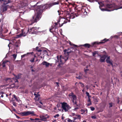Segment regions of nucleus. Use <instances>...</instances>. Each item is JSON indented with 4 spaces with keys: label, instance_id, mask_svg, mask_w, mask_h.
Masks as SVG:
<instances>
[{
    "label": "nucleus",
    "instance_id": "nucleus-62",
    "mask_svg": "<svg viewBox=\"0 0 122 122\" xmlns=\"http://www.w3.org/2000/svg\"><path fill=\"white\" fill-rule=\"evenodd\" d=\"M75 120H74V119H73V121H72V122H76V121H75Z\"/></svg>",
    "mask_w": 122,
    "mask_h": 122
},
{
    "label": "nucleus",
    "instance_id": "nucleus-18",
    "mask_svg": "<svg viewBox=\"0 0 122 122\" xmlns=\"http://www.w3.org/2000/svg\"><path fill=\"white\" fill-rule=\"evenodd\" d=\"M41 64L44 66H45L46 67H48L50 64V63L46 61L43 62Z\"/></svg>",
    "mask_w": 122,
    "mask_h": 122
},
{
    "label": "nucleus",
    "instance_id": "nucleus-37",
    "mask_svg": "<svg viewBox=\"0 0 122 122\" xmlns=\"http://www.w3.org/2000/svg\"><path fill=\"white\" fill-rule=\"evenodd\" d=\"M90 108H91V110L92 111H94L95 109V108L93 107H90Z\"/></svg>",
    "mask_w": 122,
    "mask_h": 122
},
{
    "label": "nucleus",
    "instance_id": "nucleus-27",
    "mask_svg": "<svg viewBox=\"0 0 122 122\" xmlns=\"http://www.w3.org/2000/svg\"><path fill=\"white\" fill-rule=\"evenodd\" d=\"M13 96L14 98H15V99L17 101H18V99L16 97V95H13Z\"/></svg>",
    "mask_w": 122,
    "mask_h": 122
},
{
    "label": "nucleus",
    "instance_id": "nucleus-6",
    "mask_svg": "<svg viewBox=\"0 0 122 122\" xmlns=\"http://www.w3.org/2000/svg\"><path fill=\"white\" fill-rule=\"evenodd\" d=\"M12 43H11L14 46V48L16 50H17L19 48V46L20 45V40L17 41L15 40H13L12 41Z\"/></svg>",
    "mask_w": 122,
    "mask_h": 122
},
{
    "label": "nucleus",
    "instance_id": "nucleus-32",
    "mask_svg": "<svg viewBox=\"0 0 122 122\" xmlns=\"http://www.w3.org/2000/svg\"><path fill=\"white\" fill-rule=\"evenodd\" d=\"M27 56V54H24L23 55H22L21 56V57L22 58H23L25 56Z\"/></svg>",
    "mask_w": 122,
    "mask_h": 122
},
{
    "label": "nucleus",
    "instance_id": "nucleus-23",
    "mask_svg": "<svg viewBox=\"0 0 122 122\" xmlns=\"http://www.w3.org/2000/svg\"><path fill=\"white\" fill-rule=\"evenodd\" d=\"M30 120L32 122H36V121L39 120V119L36 118L35 119H33L32 118H30Z\"/></svg>",
    "mask_w": 122,
    "mask_h": 122
},
{
    "label": "nucleus",
    "instance_id": "nucleus-19",
    "mask_svg": "<svg viewBox=\"0 0 122 122\" xmlns=\"http://www.w3.org/2000/svg\"><path fill=\"white\" fill-rule=\"evenodd\" d=\"M74 120L76 119H81V116L79 115H75V116L74 117H73Z\"/></svg>",
    "mask_w": 122,
    "mask_h": 122
},
{
    "label": "nucleus",
    "instance_id": "nucleus-41",
    "mask_svg": "<svg viewBox=\"0 0 122 122\" xmlns=\"http://www.w3.org/2000/svg\"><path fill=\"white\" fill-rule=\"evenodd\" d=\"M59 115L58 114H57L54 116V117L56 118V117H58L59 116Z\"/></svg>",
    "mask_w": 122,
    "mask_h": 122
},
{
    "label": "nucleus",
    "instance_id": "nucleus-47",
    "mask_svg": "<svg viewBox=\"0 0 122 122\" xmlns=\"http://www.w3.org/2000/svg\"><path fill=\"white\" fill-rule=\"evenodd\" d=\"M39 93V92H37V94H35V93H34V95L35 96H36L37 95H38V94H38Z\"/></svg>",
    "mask_w": 122,
    "mask_h": 122
},
{
    "label": "nucleus",
    "instance_id": "nucleus-33",
    "mask_svg": "<svg viewBox=\"0 0 122 122\" xmlns=\"http://www.w3.org/2000/svg\"><path fill=\"white\" fill-rule=\"evenodd\" d=\"M97 53V52L96 51H95L94 52H93L92 53L93 56H94L95 55H96Z\"/></svg>",
    "mask_w": 122,
    "mask_h": 122
},
{
    "label": "nucleus",
    "instance_id": "nucleus-52",
    "mask_svg": "<svg viewBox=\"0 0 122 122\" xmlns=\"http://www.w3.org/2000/svg\"><path fill=\"white\" fill-rule=\"evenodd\" d=\"M69 44H70V45L71 46H72V45H73V44H72L71 43V42H70L69 43Z\"/></svg>",
    "mask_w": 122,
    "mask_h": 122
},
{
    "label": "nucleus",
    "instance_id": "nucleus-28",
    "mask_svg": "<svg viewBox=\"0 0 122 122\" xmlns=\"http://www.w3.org/2000/svg\"><path fill=\"white\" fill-rule=\"evenodd\" d=\"M35 59L34 57L31 58L30 60V61L32 62H33L34 61Z\"/></svg>",
    "mask_w": 122,
    "mask_h": 122
},
{
    "label": "nucleus",
    "instance_id": "nucleus-44",
    "mask_svg": "<svg viewBox=\"0 0 122 122\" xmlns=\"http://www.w3.org/2000/svg\"><path fill=\"white\" fill-rule=\"evenodd\" d=\"M13 105L15 107L16 106V103H15V102H13Z\"/></svg>",
    "mask_w": 122,
    "mask_h": 122
},
{
    "label": "nucleus",
    "instance_id": "nucleus-35",
    "mask_svg": "<svg viewBox=\"0 0 122 122\" xmlns=\"http://www.w3.org/2000/svg\"><path fill=\"white\" fill-rule=\"evenodd\" d=\"M76 78H77L78 79H81L82 78V76H79L78 77H76Z\"/></svg>",
    "mask_w": 122,
    "mask_h": 122
},
{
    "label": "nucleus",
    "instance_id": "nucleus-13",
    "mask_svg": "<svg viewBox=\"0 0 122 122\" xmlns=\"http://www.w3.org/2000/svg\"><path fill=\"white\" fill-rule=\"evenodd\" d=\"M80 15V13H74L73 14H71L69 16V19H73L75 17H76Z\"/></svg>",
    "mask_w": 122,
    "mask_h": 122
},
{
    "label": "nucleus",
    "instance_id": "nucleus-5",
    "mask_svg": "<svg viewBox=\"0 0 122 122\" xmlns=\"http://www.w3.org/2000/svg\"><path fill=\"white\" fill-rule=\"evenodd\" d=\"M25 29L27 34L28 33L30 34H36L38 33V29L36 27H33L30 29L29 28Z\"/></svg>",
    "mask_w": 122,
    "mask_h": 122
},
{
    "label": "nucleus",
    "instance_id": "nucleus-38",
    "mask_svg": "<svg viewBox=\"0 0 122 122\" xmlns=\"http://www.w3.org/2000/svg\"><path fill=\"white\" fill-rule=\"evenodd\" d=\"M20 75L19 74L17 76H16V78L17 79H18L20 78Z\"/></svg>",
    "mask_w": 122,
    "mask_h": 122
},
{
    "label": "nucleus",
    "instance_id": "nucleus-14",
    "mask_svg": "<svg viewBox=\"0 0 122 122\" xmlns=\"http://www.w3.org/2000/svg\"><path fill=\"white\" fill-rule=\"evenodd\" d=\"M58 29L57 27H54L53 26H52L51 28L50 29V32L53 33V32H56L57 31Z\"/></svg>",
    "mask_w": 122,
    "mask_h": 122
},
{
    "label": "nucleus",
    "instance_id": "nucleus-9",
    "mask_svg": "<svg viewBox=\"0 0 122 122\" xmlns=\"http://www.w3.org/2000/svg\"><path fill=\"white\" fill-rule=\"evenodd\" d=\"M22 114L23 116H27L31 115H34V111H28L24 112L22 113Z\"/></svg>",
    "mask_w": 122,
    "mask_h": 122
},
{
    "label": "nucleus",
    "instance_id": "nucleus-64",
    "mask_svg": "<svg viewBox=\"0 0 122 122\" xmlns=\"http://www.w3.org/2000/svg\"><path fill=\"white\" fill-rule=\"evenodd\" d=\"M56 84L57 85H58L59 84V83L58 82H56Z\"/></svg>",
    "mask_w": 122,
    "mask_h": 122
},
{
    "label": "nucleus",
    "instance_id": "nucleus-16",
    "mask_svg": "<svg viewBox=\"0 0 122 122\" xmlns=\"http://www.w3.org/2000/svg\"><path fill=\"white\" fill-rule=\"evenodd\" d=\"M101 58L100 59V61L101 62H104L105 60L106 56L105 55H103L100 56Z\"/></svg>",
    "mask_w": 122,
    "mask_h": 122
},
{
    "label": "nucleus",
    "instance_id": "nucleus-26",
    "mask_svg": "<svg viewBox=\"0 0 122 122\" xmlns=\"http://www.w3.org/2000/svg\"><path fill=\"white\" fill-rule=\"evenodd\" d=\"M12 79L10 78H7L6 79V81H9V82L12 81Z\"/></svg>",
    "mask_w": 122,
    "mask_h": 122
},
{
    "label": "nucleus",
    "instance_id": "nucleus-43",
    "mask_svg": "<svg viewBox=\"0 0 122 122\" xmlns=\"http://www.w3.org/2000/svg\"><path fill=\"white\" fill-rule=\"evenodd\" d=\"M81 112H82L83 113H84L85 112L86 110H85L82 109H81Z\"/></svg>",
    "mask_w": 122,
    "mask_h": 122
},
{
    "label": "nucleus",
    "instance_id": "nucleus-10",
    "mask_svg": "<svg viewBox=\"0 0 122 122\" xmlns=\"http://www.w3.org/2000/svg\"><path fill=\"white\" fill-rule=\"evenodd\" d=\"M68 96L69 97L71 96L72 99V101L73 103L74 104L75 101H76L77 97L76 96L75 94H74V93L73 92H72L71 93H70L68 95Z\"/></svg>",
    "mask_w": 122,
    "mask_h": 122
},
{
    "label": "nucleus",
    "instance_id": "nucleus-61",
    "mask_svg": "<svg viewBox=\"0 0 122 122\" xmlns=\"http://www.w3.org/2000/svg\"><path fill=\"white\" fill-rule=\"evenodd\" d=\"M4 96L3 94H2L1 96V97H3Z\"/></svg>",
    "mask_w": 122,
    "mask_h": 122
},
{
    "label": "nucleus",
    "instance_id": "nucleus-58",
    "mask_svg": "<svg viewBox=\"0 0 122 122\" xmlns=\"http://www.w3.org/2000/svg\"><path fill=\"white\" fill-rule=\"evenodd\" d=\"M7 2H7L6 1H5V2L4 3V4H5L6 3H7Z\"/></svg>",
    "mask_w": 122,
    "mask_h": 122
},
{
    "label": "nucleus",
    "instance_id": "nucleus-29",
    "mask_svg": "<svg viewBox=\"0 0 122 122\" xmlns=\"http://www.w3.org/2000/svg\"><path fill=\"white\" fill-rule=\"evenodd\" d=\"M12 56L13 57V58H14L15 59L16 58L17 54H15L13 55Z\"/></svg>",
    "mask_w": 122,
    "mask_h": 122
},
{
    "label": "nucleus",
    "instance_id": "nucleus-20",
    "mask_svg": "<svg viewBox=\"0 0 122 122\" xmlns=\"http://www.w3.org/2000/svg\"><path fill=\"white\" fill-rule=\"evenodd\" d=\"M40 95L39 94H38L37 96L35 97L34 99L36 101H39L40 100Z\"/></svg>",
    "mask_w": 122,
    "mask_h": 122
},
{
    "label": "nucleus",
    "instance_id": "nucleus-36",
    "mask_svg": "<svg viewBox=\"0 0 122 122\" xmlns=\"http://www.w3.org/2000/svg\"><path fill=\"white\" fill-rule=\"evenodd\" d=\"M73 120H71V119H70L68 118L67 121L68 122H72L73 121Z\"/></svg>",
    "mask_w": 122,
    "mask_h": 122
},
{
    "label": "nucleus",
    "instance_id": "nucleus-8",
    "mask_svg": "<svg viewBox=\"0 0 122 122\" xmlns=\"http://www.w3.org/2000/svg\"><path fill=\"white\" fill-rule=\"evenodd\" d=\"M26 29H22L21 30L22 33L19 35H17L16 36V37H15L16 38H20L22 36H25L27 34V33L26 31Z\"/></svg>",
    "mask_w": 122,
    "mask_h": 122
},
{
    "label": "nucleus",
    "instance_id": "nucleus-7",
    "mask_svg": "<svg viewBox=\"0 0 122 122\" xmlns=\"http://www.w3.org/2000/svg\"><path fill=\"white\" fill-rule=\"evenodd\" d=\"M61 104L62 108L65 112L68 111L71 108L69 105L66 102H63Z\"/></svg>",
    "mask_w": 122,
    "mask_h": 122
},
{
    "label": "nucleus",
    "instance_id": "nucleus-59",
    "mask_svg": "<svg viewBox=\"0 0 122 122\" xmlns=\"http://www.w3.org/2000/svg\"><path fill=\"white\" fill-rule=\"evenodd\" d=\"M39 102L41 104L43 105V103L41 101L40 102Z\"/></svg>",
    "mask_w": 122,
    "mask_h": 122
},
{
    "label": "nucleus",
    "instance_id": "nucleus-55",
    "mask_svg": "<svg viewBox=\"0 0 122 122\" xmlns=\"http://www.w3.org/2000/svg\"><path fill=\"white\" fill-rule=\"evenodd\" d=\"M72 116H74H74H75V115H75V114L74 113H72Z\"/></svg>",
    "mask_w": 122,
    "mask_h": 122
},
{
    "label": "nucleus",
    "instance_id": "nucleus-48",
    "mask_svg": "<svg viewBox=\"0 0 122 122\" xmlns=\"http://www.w3.org/2000/svg\"><path fill=\"white\" fill-rule=\"evenodd\" d=\"M92 104V102H90L89 103H88L87 104V106H89Z\"/></svg>",
    "mask_w": 122,
    "mask_h": 122
},
{
    "label": "nucleus",
    "instance_id": "nucleus-51",
    "mask_svg": "<svg viewBox=\"0 0 122 122\" xmlns=\"http://www.w3.org/2000/svg\"><path fill=\"white\" fill-rule=\"evenodd\" d=\"M88 70H89L88 69H86V70H84V71L86 72H86L87 71H88Z\"/></svg>",
    "mask_w": 122,
    "mask_h": 122
},
{
    "label": "nucleus",
    "instance_id": "nucleus-1",
    "mask_svg": "<svg viewBox=\"0 0 122 122\" xmlns=\"http://www.w3.org/2000/svg\"><path fill=\"white\" fill-rule=\"evenodd\" d=\"M59 3V1H57L56 2H53L50 4H46L44 5H41L40 6H37L36 5L38 2H37L35 5L32 6V7L35 8L36 7L35 9L37 12V14L35 15L32 17V23L34 22H36L37 21L39 20L41 18L42 13L46 9L48 8H50L54 5H58Z\"/></svg>",
    "mask_w": 122,
    "mask_h": 122
},
{
    "label": "nucleus",
    "instance_id": "nucleus-24",
    "mask_svg": "<svg viewBox=\"0 0 122 122\" xmlns=\"http://www.w3.org/2000/svg\"><path fill=\"white\" fill-rule=\"evenodd\" d=\"M47 118L45 117H43L42 118L39 119V120H41V121H46Z\"/></svg>",
    "mask_w": 122,
    "mask_h": 122
},
{
    "label": "nucleus",
    "instance_id": "nucleus-2",
    "mask_svg": "<svg viewBox=\"0 0 122 122\" xmlns=\"http://www.w3.org/2000/svg\"><path fill=\"white\" fill-rule=\"evenodd\" d=\"M68 49L67 50L65 49L64 50V56L65 57H62L61 56H60L59 58L58 56H57L58 61L59 62L58 65H59L63 63L64 62H66L68 59L69 55L70 53L72 52L71 51H69L66 52L68 51Z\"/></svg>",
    "mask_w": 122,
    "mask_h": 122
},
{
    "label": "nucleus",
    "instance_id": "nucleus-54",
    "mask_svg": "<svg viewBox=\"0 0 122 122\" xmlns=\"http://www.w3.org/2000/svg\"><path fill=\"white\" fill-rule=\"evenodd\" d=\"M73 45L74 46L77 47V45L74 44H73Z\"/></svg>",
    "mask_w": 122,
    "mask_h": 122
},
{
    "label": "nucleus",
    "instance_id": "nucleus-21",
    "mask_svg": "<svg viewBox=\"0 0 122 122\" xmlns=\"http://www.w3.org/2000/svg\"><path fill=\"white\" fill-rule=\"evenodd\" d=\"M7 5L3 6L2 8V10L3 12H4L6 11L7 10Z\"/></svg>",
    "mask_w": 122,
    "mask_h": 122
},
{
    "label": "nucleus",
    "instance_id": "nucleus-40",
    "mask_svg": "<svg viewBox=\"0 0 122 122\" xmlns=\"http://www.w3.org/2000/svg\"><path fill=\"white\" fill-rule=\"evenodd\" d=\"M91 118L93 119H95L96 118V117L95 115L93 116H92L91 117Z\"/></svg>",
    "mask_w": 122,
    "mask_h": 122
},
{
    "label": "nucleus",
    "instance_id": "nucleus-34",
    "mask_svg": "<svg viewBox=\"0 0 122 122\" xmlns=\"http://www.w3.org/2000/svg\"><path fill=\"white\" fill-rule=\"evenodd\" d=\"M66 23V22H65V21H64V22L63 23H62V24H61V25L60 24V25H59V27H61V26H62L64 24V23Z\"/></svg>",
    "mask_w": 122,
    "mask_h": 122
},
{
    "label": "nucleus",
    "instance_id": "nucleus-39",
    "mask_svg": "<svg viewBox=\"0 0 122 122\" xmlns=\"http://www.w3.org/2000/svg\"><path fill=\"white\" fill-rule=\"evenodd\" d=\"M5 63L3 61L2 63V66L3 67H5Z\"/></svg>",
    "mask_w": 122,
    "mask_h": 122
},
{
    "label": "nucleus",
    "instance_id": "nucleus-3",
    "mask_svg": "<svg viewBox=\"0 0 122 122\" xmlns=\"http://www.w3.org/2000/svg\"><path fill=\"white\" fill-rule=\"evenodd\" d=\"M106 8H102V10L103 11H110L122 8V7H119L117 6L114 3L110 4H107L106 5Z\"/></svg>",
    "mask_w": 122,
    "mask_h": 122
},
{
    "label": "nucleus",
    "instance_id": "nucleus-12",
    "mask_svg": "<svg viewBox=\"0 0 122 122\" xmlns=\"http://www.w3.org/2000/svg\"><path fill=\"white\" fill-rule=\"evenodd\" d=\"M108 41V39H107L106 38H105L103 40H102L101 42H95L93 43V45H94L95 44L99 45L100 44H103L105 42H107Z\"/></svg>",
    "mask_w": 122,
    "mask_h": 122
},
{
    "label": "nucleus",
    "instance_id": "nucleus-53",
    "mask_svg": "<svg viewBox=\"0 0 122 122\" xmlns=\"http://www.w3.org/2000/svg\"><path fill=\"white\" fill-rule=\"evenodd\" d=\"M10 2H11V1H10L8 0V2L6 3L5 4H7L8 3H10Z\"/></svg>",
    "mask_w": 122,
    "mask_h": 122
},
{
    "label": "nucleus",
    "instance_id": "nucleus-25",
    "mask_svg": "<svg viewBox=\"0 0 122 122\" xmlns=\"http://www.w3.org/2000/svg\"><path fill=\"white\" fill-rule=\"evenodd\" d=\"M42 51V52H43L44 53V54H45L46 55H48V53L47 52V51L46 50H43Z\"/></svg>",
    "mask_w": 122,
    "mask_h": 122
},
{
    "label": "nucleus",
    "instance_id": "nucleus-22",
    "mask_svg": "<svg viewBox=\"0 0 122 122\" xmlns=\"http://www.w3.org/2000/svg\"><path fill=\"white\" fill-rule=\"evenodd\" d=\"M83 46L85 47L88 48H89L91 46V45L90 44L88 43L85 44L83 45Z\"/></svg>",
    "mask_w": 122,
    "mask_h": 122
},
{
    "label": "nucleus",
    "instance_id": "nucleus-46",
    "mask_svg": "<svg viewBox=\"0 0 122 122\" xmlns=\"http://www.w3.org/2000/svg\"><path fill=\"white\" fill-rule=\"evenodd\" d=\"M88 102H91V100L89 98V97H88Z\"/></svg>",
    "mask_w": 122,
    "mask_h": 122
},
{
    "label": "nucleus",
    "instance_id": "nucleus-11",
    "mask_svg": "<svg viewBox=\"0 0 122 122\" xmlns=\"http://www.w3.org/2000/svg\"><path fill=\"white\" fill-rule=\"evenodd\" d=\"M68 4H67L65 3V4L69 8H73V9L75 10V8H76L78 7L76 6V5L74 4L69 3V2H68Z\"/></svg>",
    "mask_w": 122,
    "mask_h": 122
},
{
    "label": "nucleus",
    "instance_id": "nucleus-57",
    "mask_svg": "<svg viewBox=\"0 0 122 122\" xmlns=\"http://www.w3.org/2000/svg\"><path fill=\"white\" fill-rule=\"evenodd\" d=\"M78 109V107H76L75 108V110H77Z\"/></svg>",
    "mask_w": 122,
    "mask_h": 122
},
{
    "label": "nucleus",
    "instance_id": "nucleus-63",
    "mask_svg": "<svg viewBox=\"0 0 122 122\" xmlns=\"http://www.w3.org/2000/svg\"><path fill=\"white\" fill-rule=\"evenodd\" d=\"M31 71H32V72H34V70L33 69H32L31 70Z\"/></svg>",
    "mask_w": 122,
    "mask_h": 122
},
{
    "label": "nucleus",
    "instance_id": "nucleus-60",
    "mask_svg": "<svg viewBox=\"0 0 122 122\" xmlns=\"http://www.w3.org/2000/svg\"><path fill=\"white\" fill-rule=\"evenodd\" d=\"M64 117H62V118H61V119H62V120H63L64 119Z\"/></svg>",
    "mask_w": 122,
    "mask_h": 122
},
{
    "label": "nucleus",
    "instance_id": "nucleus-30",
    "mask_svg": "<svg viewBox=\"0 0 122 122\" xmlns=\"http://www.w3.org/2000/svg\"><path fill=\"white\" fill-rule=\"evenodd\" d=\"M86 96H88V97H90V96L88 92H86Z\"/></svg>",
    "mask_w": 122,
    "mask_h": 122
},
{
    "label": "nucleus",
    "instance_id": "nucleus-15",
    "mask_svg": "<svg viewBox=\"0 0 122 122\" xmlns=\"http://www.w3.org/2000/svg\"><path fill=\"white\" fill-rule=\"evenodd\" d=\"M106 61L107 63L110 64L112 66H113L112 61V60H110V57L109 56L107 57L106 60Z\"/></svg>",
    "mask_w": 122,
    "mask_h": 122
},
{
    "label": "nucleus",
    "instance_id": "nucleus-4",
    "mask_svg": "<svg viewBox=\"0 0 122 122\" xmlns=\"http://www.w3.org/2000/svg\"><path fill=\"white\" fill-rule=\"evenodd\" d=\"M78 6L76 8H75L76 11V13H78L81 14H84L85 15H86L87 14V12H86V7L84 6H82V7H79L78 6Z\"/></svg>",
    "mask_w": 122,
    "mask_h": 122
},
{
    "label": "nucleus",
    "instance_id": "nucleus-49",
    "mask_svg": "<svg viewBox=\"0 0 122 122\" xmlns=\"http://www.w3.org/2000/svg\"><path fill=\"white\" fill-rule=\"evenodd\" d=\"M3 62H4L5 63H6L7 62H8V61L7 60H6L5 61H4Z\"/></svg>",
    "mask_w": 122,
    "mask_h": 122
},
{
    "label": "nucleus",
    "instance_id": "nucleus-31",
    "mask_svg": "<svg viewBox=\"0 0 122 122\" xmlns=\"http://www.w3.org/2000/svg\"><path fill=\"white\" fill-rule=\"evenodd\" d=\"M112 104L113 103L112 102L110 103H109V104L110 105V106L109 107H112L113 106Z\"/></svg>",
    "mask_w": 122,
    "mask_h": 122
},
{
    "label": "nucleus",
    "instance_id": "nucleus-50",
    "mask_svg": "<svg viewBox=\"0 0 122 122\" xmlns=\"http://www.w3.org/2000/svg\"><path fill=\"white\" fill-rule=\"evenodd\" d=\"M77 102L76 101H75V102L74 103V104L77 105Z\"/></svg>",
    "mask_w": 122,
    "mask_h": 122
},
{
    "label": "nucleus",
    "instance_id": "nucleus-56",
    "mask_svg": "<svg viewBox=\"0 0 122 122\" xmlns=\"http://www.w3.org/2000/svg\"><path fill=\"white\" fill-rule=\"evenodd\" d=\"M58 13H59V15H60V14H61V13H60V11H59V10H58Z\"/></svg>",
    "mask_w": 122,
    "mask_h": 122
},
{
    "label": "nucleus",
    "instance_id": "nucleus-17",
    "mask_svg": "<svg viewBox=\"0 0 122 122\" xmlns=\"http://www.w3.org/2000/svg\"><path fill=\"white\" fill-rule=\"evenodd\" d=\"M38 47H37L36 48V50L37 51V54L38 56H40L41 54V53L42 52V51L41 49H38Z\"/></svg>",
    "mask_w": 122,
    "mask_h": 122
},
{
    "label": "nucleus",
    "instance_id": "nucleus-42",
    "mask_svg": "<svg viewBox=\"0 0 122 122\" xmlns=\"http://www.w3.org/2000/svg\"><path fill=\"white\" fill-rule=\"evenodd\" d=\"M80 84H81V86L82 87H83L84 86V85L83 83H82L81 82H80L79 83Z\"/></svg>",
    "mask_w": 122,
    "mask_h": 122
},
{
    "label": "nucleus",
    "instance_id": "nucleus-45",
    "mask_svg": "<svg viewBox=\"0 0 122 122\" xmlns=\"http://www.w3.org/2000/svg\"><path fill=\"white\" fill-rule=\"evenodd\" d=\"M58 24L57 23H55V25L53 26L54 27H57V25Z\"/></svg>",
    "mask_w": 122,
    "mask_h": 122
}]
</instances>
